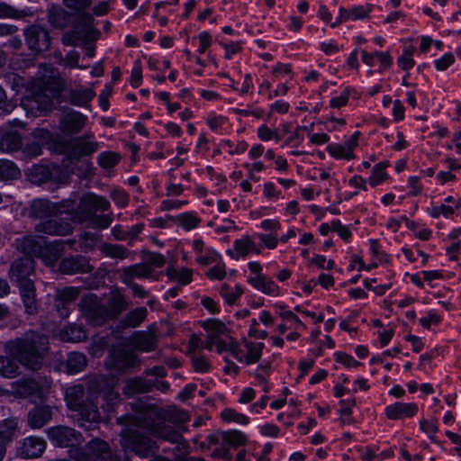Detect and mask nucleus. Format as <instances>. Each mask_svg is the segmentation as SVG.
Listing matches in <instances>:
<instances>
[{
  "label": "nucleus",
  "instance_id": "obj_1",
  "mask_svg": "<svg viewBox=\"0 0 461 461\" xmlns=\"http://www.w3.org/2000/svg\"><path fill=\"white\" fill-rule=\"evenodd\" d=\"M158 413L147 411L132 418V426L124 428L121 432V444L124 450L130 449L141 457H147L155 453L157 445L147 437L143 430L155 438L180 444L184 438L173 427L157 419Z\"/></svg>",
  "mask_w": 461,
  "mask_h": 461
},
{
  "label": "nucleus",
  "instance_id": "obj_2",
  "mask_svg": "<svg viewBox=\"0 0 461 461\" xmlns=\"http://www.w3.org/2000/svg\"><path fill=\"white\" fill-rule=\"evenodd\" d=\"M6 348L11 357H0V373L5 377L12 378L19 373L17 362L34 371L41 367L49 350V339L31 330L22 338L9 341Z\"/></svg>",
  "mask_w": 461,
  "mask_h": 461
},
{
  "label": "nucleus",
  "instance_id": "obj_3",
  "mask_svg": "<svg viewBox=\"0 0 461 461\" xmlns=\"http://www.w3.org/2000/svg\"><path fill=\"white\" fill-rule=\"evenodd\" d=\"M58 93V72L46 64L39 68L38 77L28 83L21 106L32 117L46 115L52 110V99Z\"/></svg>",
  "mask_w": 461,
  "mask_h": 461
},
{
  "label": "nucleus",
  "instance_id": "obj_4",
  "mask_svg": "<svg viewBox=\"0 0 461 461\" xmlns=\"http://www.w3.org/2000/svg\"><path fill=\"white\" fill-rule=\"evenodd\" d=\"M20 249L26 256L15 259L10 269L11 279L18 283L19 285L26 281H32L29 279V276L33 273L34 262L30 256H38L48 267H54L58 261V245L56 240L50 244L45 243L42 246L35 238L24 237L21 241Z\"/></svg>",
  "mask_w": 461,
  "mask_h": 461
},
{
  "label": "nucleus",
  "instance_id": "obj_5",
  "mask_svg": "<svg viewBox=\"0 0 461 461\" xmlns=\"http://www.w3.org/2000/svg\"><path fill=\"white\" fill-rule=\"evenodd\" d=\"M26 213L30 219L39 221L34 227L37 233L58 234V203L47 198H35L30 202Z\"/></svg>",
  "mask_w": 461,
  "mask_h": 461
},
{
  "label": "nucleus",
  "instance_id": "obj_6",
  "mask_svg": "<svg viewBox=\"0 0 461 461\" xmlns=\"http://www.w3.org/2000/svg\"><path fill=\"white\" fill-rule=\"evenodd\" d=\"M101 148V143L95 140V133L86 132L80 136L71 139L66 147L69 158L80 159L85 157H91Z\"/></svg>",
  "mask_w": 461,
  "mask_h": 461
},
{
  "label": "nucleus",
  "instance_id": "obj_7",
  "mask_svg": "<svg viewBox=\"0 0 461 461\" xmlns=\"http://www.w3.org/2000/svg\"><path fill=\"white\" fill-rule=\"evenodd\" d=\"M35 140L29 142L23 149V154L28 158H36L42 153V146L53 153L58 152V135L47 129L38 128L32 131Z\"/></svg>",
  "mask_w": 461,
  "mask_h": 461
},
{
  "label": "nucleus",
  "instance_id": "obj_8",
  "mask_svg": "<svg viewBox=\"0 0 461 461\" xmlns=\"http://www.w3.org/2000/svg\"><path fill=\"white\" fill-rule=\"evenodd\" d=\"M84 387L82 384H77L67 389L65 400L68 406L73 410L79 411L84 419L89 421H97L100 419L97 406L92 404L87 407L83 402Z\"/></svg>",
  "mask_w": 461,
  "mask_h": 461
},
{
  "label": "nucleus",
  "instance_id": "obj_9",
  "mask_svg": "<svg viewBox=\"0 0 461 461\" xmlns=\"http://www.w3.org/2000/svg\"><path fill=\"white\" fill-rule=\"evenodd\" d=\"M23 37L28 49L35 55L50 50L51 38L47 29L32 24L23 30Z\"/></svg>",
  "mask_w": 461,
  "mask_h": 461
},
{
  "label": "nucleus",
  "instance_id": "obj_10",
  "mask_svg": "<svg viewBox=\"0 0 461 461\" xmlns=\"http://www.w3.org/2000/svg\"><path fill=\"white\" fill-rule=\"evenodd\" d=\"M81 309L86 321L94 325H103L106 321L110 320L104 304L95 294H88L82 299Z\"/></svg>",
  "mask_w": 461,
  "mask_h": 461
},
{
  "label": "nucleus",
  "instance_id": "obj_11",
  "mask_svg": "<svg viewBox=\"0 0 461 461\" xmlns=\"http://www.w3.org/2000/svg\"><path fill=\"white\" fill-rule=\"evenodd\" d=\"M264 344L245 340L242 346L231 344L230 353L240 363L252 365L261 358Z\"/></svg>",
  "mask_w": 461,
  "mask_h": 461
},
{
  "label": "nucleus",
  "instance_id": "obj_12",
  "mask_svg": "<svg viewBox=\"0 0 461 461\" xmlns=\"http://www.w3.org/2000/svg\"><path fill=\"white\" fill-rule=\"evenodd\" d=\"M87 116L71 108L61 110L59 116V131L65 134L79 133L87 122Z\"/></svg>",
  "mask_w": 461,
  "mask_h": 461
},
{
  "label": "nucleus",
  "instance_id": "obj_13",
  "mask_svg": "<svg viewBox=\"0 0 461 461\" xmlns=\"http://www.w3.org/2000/svg\"><path fill=\"white\" fill-rule=\"evenodd\" d=\"M359 131H355L345 143H330L326 151L335 159L352 160L356 158L355 149L358 146Z\"/></svg>",
  "mask_w": 461,
  "mask_h": 461
},
{
  "label": "nucleus",
  "instance_id": "obj_14",
  "mask_svg": "<svg viewBox=\"0 0 461 461\" xmlns=\"http://www.w3.org/2000/svg\"><path fill=\"white\" fill-rule=\"evenodd\" d=\"M45 448L46 442L43 438L31 436L18 442L16 455L24 459L37 458L43 454Z\"/></svg>",
  "mask_w": 461,
  "mask_h": 461
},
{
  "label": "nucleus",
  "instance_id": "obj_15",
  "mask_svg": "<svg viewBox=\"0 0 461 461\" xmlns=\"http://www.w3.org/2000/svg\"><path fill=\"white\" fill-rule=\"evenodd\" d=\"M82 436L74 429L59 427V447H68V455L77 460L80 449L77 447L82 443Z\"/></svg>",
  "mask_w": 461,
  "mask_h": 461
},
{
  "label": "nucleus",
  "instance_id": "obj_16",
  "mask_svg": "<svg viewBox=\"0 0 461 461\" xmlns=\"http://www.w3.org/2000/svg\"><path fill=\"white\" fill-rule=\"evenodd\" d=\"M418 405L414 402H397L387 405L384 409V414L387 419L392 420L412 418L418 413Z\"/></svg>",
  "mask_w": 461,
  "mask_h": 461
},
{
  "label": "nucleus",
  "instance_id": "obj_17",
  "mask_svg": "<svg viewBox=\"0 0 461 461\" xmlns=\"http://www.w3.org/2000/svg\"><path fill=\"white\" fill-rule=\"evenodd\" d=\"M109 454V446L106 442L93 439L88 443L85 451H79L77 461H100Z\"/></svg>",
  "mask_w": 461,
  "mask_h": 461
},
{
  "label": "nucleus",
  "instance_id": "obj_18",
  "mask_svg": "<svg viewBox=\"0 0 461 461\" xmlns=\"http://www.w3.org/2000/svg\"><path fill=\"white\" fill-rule=\"evenodd\" d=\"M93 269L88 258L82 256L65 258L59 262V272L64 274L90 273Z\"/></svg>",
  "mask_w": 461,
  "mask_h": 461
},
{
  "label": "nucleus",
  "instance_id": "obj_19",
  "mask_svg": "<svg viewBox=\"0 0 461 461\" xmlns=\"http://www.w3.org/2000/svg\"><path fill=\"white\" fill-rule=\"evenodd\" d=\"M152 268L143 263L134 264L122 268L119 278L124 285L134 283V279L150 278Z\"/></svg>",
  "mask_w": 461,
  "mask_h": 461
},
{
  "label": "nucleus",
  "instance_id": "obj_20",
  "mask_svg": "<svg viewBox=\"0 0 461 461\" xmlns=\"http://www.w3.org/2000/svg\"><path fill=\"white\" fill-rule=\"evenodd\" d=\"M128 342L136 350L142 352L154 351L158 345L156 336L144 330L135 331L128 339Z\"/></svg>",
  "mask_w": 461,
  "mask_h": 461
},
{
  "label": "nucleus",
  "instance_id": "obj_21",
  "mask_svg": "<svg viewBox=\"0 0 461 461\" xmlns=\"http://www.w3.org/2000/svg\"><path fill=\"white\" fill-rule=\"evenodd\" d=\"M234 250H227V254L233 259L238 260L249 253L260 254L261 250L250 236L245 235L233 242Z\"/></svg>",
  "mask_w": 461,
  "mask_h": 461
},
{
  "label": "nucleus",
  "instance_id": "obj_22",
  "mask_svg": "<svg viewBox=\"0 0 461 461\" xmlns=\"http://www.w3.org/2000/svg\"><path fill=\"white\" fill-rule=\"evenodd\" d=\"M57 169L55 164H37L32 167L27 176L29 180L35 185H42L51 180L53 173Z\"/></svg>",
  "mask_w": 461,
  "mask_h": 461
},
{
  "label": "nucleus",
  "instance_id": "obj_23",
  "mask_svg": "<svg viewBox=\"0 0 461 461\" xmlns=\"http://www.w3.org/2000/svg\"><path fill=\"white\" fill-rule=\"evenodd\" d=\"M17 429L18 421L14 418L6 419L0 423V461H3L5 456L6 444L13 440Z\"/></svg>",
  "mask_w": 461,
  "mask_h": 461
},
{
  "label": "nucleus",
  "instance_id": "obj_24",
  "mask_svg": "<svg viewBox=\"0 0 461 461\" xmlns=\"http://www.w3.org/2000/svg\"><path fill=\"white\" fill-rule=\"evenodd\" d=\"M23 147L22 135L14 131H0V151L12 153L20 150Z\"/></svg>",
  "mask_w": 461,
  "mask_h": 461
},
{
  "label": "nucleus",
  "instance_id": "obj_25",
  "mask_svg": "<svg viewBox=\"0 0 461 461\" xmlns=\"http://www.w3.org/2000/svg\"><path fill=\"white\" fill-rule=\"evenodd\" d=\"M52 417V411L49 406H37L28 413V424L32 429L43 427Z\"/></svg>",
  "mask_w": 461,
  "mask_h": 461
},
{
  "label": "nucleus",
  "instance_id": "obj_26",
  "mask_svg": "<svg viewBox=\"0 0 461 461\" xmlns=\"http://www.w3.org/2000/svg\"><path fill=\"white\" fill-rule=\"evenodd\" d=\"M113 366L118 370H124L140 365L139 357L131 352L119 350L112 353Z\"/></svg>",
  "mask_w": 461,
  "mask_h": 461
},
{
  "label": "nucleus",
  "instance_id": "obj_27",
  "mask_svg": "<svg viewBox=\"0 0 461 461\" xmlns=\"http://www.w3.org/2000/svg\"><path fill=\"white\" fill-rule=\"evenodd\" d=\"M104 304L110 320L117 318L127 308L124 296L119 292H112L106 303Z\"/></svg>",
  "mask_w": 461,
  "mask_h": 461
},
{
  "label": "nucleus",
  "instance_id": "obj_28",
  "mask_svg": "<svg viewBox=\"0 0 461 461\" xmlns=\"http://www.w3.org/2000/svg\"><path fill=\"white\" fill-rule=\"evenodd\" d=\"M249 283L257 290L270 296H278L280 294L279 286L267 276H258L250 277Z\"/></svg>",
  "mask_w": 461,
  "mask_h": 461
},
{
  "label": "nucleus",
  "instance_id": "obj_29",
  "mask_svg": "<svg viewBox=\"0 0 461 461\" xmlns=\"http://www.w3.org/2000/svg\"><path fill=\"white\" fill-rule=\"evenodd\" d=\"M362 60L368 67H374L378 62L380 65V71L388 68L393 62L389 52L375 51L368 53L366 50H362Z\"/></svg>",
  "mask_w": 461,
  "mask_h": 461
},
{
  "label": "nucleus",
  "instance_id": "obj_30",
  "mask_svg": "<svg viewBox=\"0 0 461 461\" xmlns=\"http://www.w3.org/2000/svg\"><path fill=\"white\" fill-rule=\"evenodd\" d=\"M99 251L106 258L123 260L131 256V251L123 245L102 242L98 246Z\"/></svg>",
  "mask_w": 461,
  "mask_h": 461
},
{
  "label": "nucleus",
  "instance_id": "obj_31",
  "mask_svg": "<svg viewBox=\"0 0 461 461\" xmlns=\"http://www.w3.org/2000/svg\"><path fill=\"white\" fill-rule=\"evenodd\" d=\"M20 294L26 309V312L33 314L37 312V302L35 300V287L32 281H26L20 285Z\"/></svg>",
  "mask_w": 461,
  "mask_h": 461
},
{
  "label": "nucleus",
  "instance_id": "obj_32",
  "mask_svg": "<svg viewBox=\"0 0 461 461\" xmlns=\"http://www.w3.org/2000/svg\"><path fill=\"white\" fill-rule=\"evenodd\" d=\"M63 4L75 14H78L80 21L84 23L86 27L90 26L93 18L89 14L84 11L91 5L92 0H63Z\"/></svg>",
  "mask_w": 461,
  "mask_h": 461
},
{
  "label": "nucleus",
  "instance_id": "obj_33",
  "mask_svg": "<svg viewBox=\"0 0 461 461\" xmlns=\"http://www.w3.org/2000/svg\"><path fill=\"white\" fill-rule=\"evenodd\" d=\"M152 388V381H149L138 376L126 381L123 392L125 394L131 396L137 393H145L151 392Z\"/></svg>",
  "mask_w": 461,
  "mask_h": 461
},
{
  "label": "nucleus",
  "instance_id": "obj_34",
  "mask_svg": "<svg viewBox=\"0 0 461 461\" xmlns=\"http://www.w3.org/2000/svg\"><path fill=\"white\" fill-rule=\"evenodd\" d=\"M147 315L148 310L145 307H137L124 316L121 321V325L123 328H137L144 321Z\"/></svg>",
  "mask_w": 461,
  "mask_h": 461
},
{
  "label": "nucleus",
  "instance_id": "obj_35",
  "mask_svg": "<svg viewBox=\"0 0 461 461\" xmlns=\"http://www.w3.org/2000/svg\"><path fill=\"white\" fill-rule=\"evenodd\" d=\"M95 95V92L91 88L71 90L67 100L73 105L86 107Z\"/></svg>",
  "mask_w": 461,
  "mask_h": 461
},
{
  "label": "nucleus",
  "instance_id": "obj_36",
  "mask_svg": "<svg viewBox=\"0 0 461 461\" xmlns=\"http://www.w3.org/2000/svg\"><path fill=\"white\" fill-rule=\"evenodd\" d=\"M41 386L34 379H23L16 383L15 393L23 398L38 394Z\"/></svg>",
  "mask_w": 461,
  "mask_h": 461
},
{
  "label": "nucleus",
  "instance_id": "obj_37",
  "mask_svg": "<svg viewBox=\"0 0 461 461\" xmlns=\"http://www.w3.org/2000/svg\"><path fill=\"white\" fill-rule=\"evenodd\" d=\"M31 14L29 8L19 10L6 2L0 1V19H22Z\"/></svg>",
  "mask_w": 461,
  "mask_h": 461
},
{
  "label": "nucleus",
  "instance_id": "obj_38",
  "mask_svg": "<svg viewBox=\"0 0 461 461\" xmlns=\"http://www.w3.org/2000/svg\"><path fill=\"white\" fill-rule=\"evenodd\" d=\"M86 338L84 330L76 325H69L59 331V340L67 342H77Z\"/></svg>",
  "mask_w": 461,
  "mask_h": 461
},
{
  "label": "nucleus",
  "instance_id": "obj_39",
  "mask_svg": "<svg viewBox=\"0 0 461 461\" xmlns=\"http://www.w3.org/2000/svg\"><path fill=\"white\" fill-rule=\"evenodd\" d=\"M21 176V171L14 162L8 159H0V179L12 180Z\"/></svg>",
  "mask_w": 461,
  "mask_h": 461
},
{
  "label": "nucleus",
  "instance_id": "obj_40",
  "mask_svg": "<svg viewBox=\"0 0 461 461\" xmlns=\"http://www.w3.org/2000/svg\"><path fill=\"white\" fill-rule=\"evenodd\" d=\"M86 366V358L84 354L72 352L67 359L68 373L77 374L82 371Z\"/></svg>",
  "mask_w": 461,
  "mask_h": 461
},
{
  "label": "nucleus",
  "instance_id": "obj_41",
  "mask_svg": "<svg viewBox=\"0 0 461 461\" xmlns=\"http://www.w3.org/2000/svg\"><path fill=\"white\" fill-rule=\"evenodd\" d=\"M86 206L95 211L105 212L110 209V202L104 196L89 194L84 197Z\"/></svg>",
  "mask_w": 461,
  "mask_h": 461
},
{
  "label": "nucleus",
  "instance_id": "obj_42",
  "mask_svg": "<svg viewBox=\"0 0 461 461\" xmlns=\"http://www.w3.org/2000/svg\"><path fill=\"white\" fill-rule=\"evenodd\" d=\"M96 159L102 168L112 169L120 162L121 156L114 151H104L97 156Z\"/></svg>",
  "mask_w": 461,
  "mask_h": 461
},
{
  "label": "nucleus",
  "instance_id": "obj_43",
  "mask_svg": "<svg viewBox=\"0 0 461 461\" xmlns=\"http://www.w3.org/2000/svg\"><path fill=\"white\" fill-rule=\"evenodd\" d=\"M389 166L387 161H383L376 164L373 170L372 174L368 179L369 185L373 187L382 184L385 179H387L388 175L385 171L386 167Z\"/></svg>",
  "mask_w": 461,
  "mask_h": 461
},
{
  "label": "nucleus",
  "instance_id": "obj_44",
  "mask_svg": "<svg viewBox=\"0 0 461 461\" xmlns=\"http://www.w3.org/2000/svg\"><path fill=\"white\" fill-rule=\"evenodd\" d=\"M167 275L169 279L176 280L182 285H186L191 282L193 273L188 268L177 270L173 267H169L167 268Z\"/></svg>",
  "mask_w": 461,
  "mask_h": 461
},
{
  "label": "nucleus",
  "instance_id": "obj_45",
  "mask_svg": "<svg viewBox=\"0 0 461 461\" xmlns=\"http://www.w3.org/2000/svg\"><path fill=\"white\" fill-rule=\"evenodd\" d=\"M101 236L97 233H93L90 231H84L79 236V242L82 249L85 252L92 251L96 247H98V242L100 240Z\"/></svg>",
  "mask_w": 461,
  "mask_h": 461
},
{
  "label": "nucleus",
  "instance_id": "obj_46",
  "mask_svg": "<svg viewBox=\"0 0 461 461\" xmlns=\"http://www.w3.org/2000/svg\"><path fill=\"white\" fill-rule=\"evenodd\" d=\"M176 221L178 225L184 228L185 230H190L196 228L201 220L194 213L185 212L177 215Z\"/></svg>",
  "mask_w": 461,
  "mask_h": 461
},
{
  "label": "nucleus",
  "instance_id": "obj_47",
  "mask_svg": "<svg viewBox=\"0 0 461 461\" xmlns=\"http://www.w3.org/2000/svg\"><path fill=\"white\" fill-rule=\"evenodd\" d=\"M112 213L102 215L94 213L89 217V226L95 229H107L112 224Z\"/></svg>",
  "mask_w": 461,
  "mask_h": 461
},
{
  "label": "nucleus",
  "instance_id": "obj_48",
  "mask_svg": "<svg viewBox=\"0 0 461 461\" xmlns=\"http://www.w3.org/2000/svg\"><path fill=\"white\" fill-rule=\"evenodd\" d=\"M221 417L227 422L233 421L241 425L249 423V418L246 415L237 412L235 410L230 408L224 409L221 413Z\"/></svg>",
  "mask_w": 461,
  "mask_h": 461
},
{
  "label": "nucleus",
  "instance_id": "obj_49",
  "mask_svg": "<svg viewBox=\"0 0 461 461\" xmlns=\"http://www.w3.org/2000/svg\"><path fill=\"white\" fill-rule=\"evenodd\" d=\"M420 429L424 432L432 442H437L436 434L438 431L437 420H426L422 419L420 420Z\"/></svg>",
  "mask_w": 461,
  "mask_h": 461
},
{
  "label": "nucleus",
  "instance_id": "obj_50",
  "mask_svg": "<svg viewBox=\"0 0 461 461\" xmlns=\"http://www.w3.org/2000/svg\"><path fill=\"white\" fill-rule=\"evenodd\" d=\"M242 292L240 286L231 288L228 285H222L220 294L227 303L232 304L242 294Z\"/></svg>",
  "mask_w": 461,
  "mask_h": 461
},
{
  "label": "nucleus",
  "instance_id": "obj_51",
  "mask_svg": "<svg viewBox=\"0 0 461 461\" xmlns=\"http://www.w3.org/2000/svg\"><path fill=\"white\" fill-rule=\"evenodd\" d=\"M276 308H278L280 310V312H278L279 316L285 321L290 322L294 329L304 327L303 323L301 321L298 316L295 315L293 312L289 310H285V307L280 304H276Z\"/></svg>",
  "mask_w": 461,
  "mask_h": 461
},
{
  "label": "nucleus",
  "instance_id": "obj_52",
  "mask_svg": "<svg viewBox=\"0 0 461 461\" xmlns=\"http://www.w3.org/2000/svg\"><path fill=\"white\" fill-rule=\"evenodd\" d=\"M258 137L262 141H269L275 140L276 141H278L281 140V136L278 133V131L276 129H270L266 124L261 125L258 129Z\"/></svg>",
  "mask_w": 461,
  "mask_h": 461
},
{
  "label": "nucleus",
  "instance_id": "obj_53",
  "mask_svg": "<svg viewBox=\"0 0 461 461\" xmlns=\"http://www.w3.org/2000/svg\"><path fill=\"white\" fill-rule=\"evenodd\" d=\"M397 63L403 70L411 68L415 64L413 59V49L405 48L402 54L398 58Z\"/></svg>",
  "mask_w": 461,
  "mask_h": 461
},
{
  "label": "nucleus",
  "instance_id": "obj_54",
  "mask_svg": "<svg viewBox=\"0 0 461 461\" xmlns=\"http://www.w3.org/2000/svg\"><path fill=\"white\" fill-rule=\"evenodd\" d=\"M352 91L353 89L350 87L344 88L339 95L330 99V105L333 108H341L345 106L348 102V98Z\"/></svg>",
  "mask_w": 461,
  "mask_h": 461
},
{
  "label": "nucleus",
  "instance_id": "obj_55",
  "mask_svg": "<svg viewBox=\"0 0 461 461\" xmlns=\"http://www.w3.org/2000/svg\"><path fill=\"white\" fill-rule=\"evenodd\" d=\"M110 196L113 203L121 208L126 207L130 201L129 194L122 189L113 190Z\"/></svg>",
  "mask_w": 461,
  "mask_h": 461
},
{
  "label": "nucleus",
  "instance_id": "obj_56",
  "mask_svg": "<svg viewBox=\"0 0 461 461\" xmlns=\"http://www.w3.org/2000/svg\"><path fill=\"white\" fill-rule=\"evenodd\" d=\"M85 38L86 37L76 28L62 36V42L67 46H77L79 41L85 40Z\"/></svg>",
  "mask_w": 461,
  "mask_h": 461
},
{
  "label": "nucleus",
  "instance_id": "obj_57",
  "mask_svg": "<svg viewBox=\"0 0 461 461\" xmlns=\"http://www.w3.org/2000/svg\"><path fill=\"white\" fill-rule=\"evenodd\" d=\"M80 54L77 50H70L63 59V63L65 66L74 68L86 69V66L79 65Z\"/></svg>",
  "mask_w": 461,
  "mask_h": 461
},
{
  "label": "nucleus",
  "instance_id": "obj_58",
  "mask_svg": "<svg viewBox=\"0 0 461 461\" xmlns=\"http://www.w3.org/2000/svg\"><path fill=\"white\" fill-rule=\"evenodd\" d=\"M428 212L433 218H438L440 215L447 218L454 213V208L450 205L441 204L429 208Z\"/></svg>",
  "mask_w": 461,
  "mask_h": 461
},
{
  "label": "nucleus",
  "instance_id": "obj_59",
  "mask_svg": "<svg viewBox=\"0 0 461 461\" xmlns=\"http://www.w3.org/2000/svg\"><path fill=\"white\" fill-rule=\"evenodd\" d=\"M203 328L212 332V335L223 334L227 330L225 324L218 320H209L205 321Z\"/></svg>",
  "mask_w": 461,
  "mask_h": 461
},
{
  "label": "nucleus",
  "instance_id": "obj_60",
  "mask_svg": "<svg viewBox=\"0 0 461 461\" xmlns=\"http://www.w3.org/2000/svg\"><path fill=\"white\" fill-rule=\"evenodd\" d=\"M142 81V68L141 63L139 60L134 62L133 68L131 73V85L132 87L137 88L140 86Z\"/></svg>",
  "mask_w": 461,
  "mask_h": 461
},
{
  "label": "nucleus",
  "instance_id": "obj_61",
  "mask_svg": "<svg viewBox=\"0 0 461 461\" xmlns=\"http://www.w3.org/2000/svg\"><path fill=\"white\" fill-rule=\"evenodd\" d=\"M193 367L196 372L206 373L211 369V364L203 356H194L192 357Z\"/></svg>",
  "mask_w": 461,
  "mask_h": 461
},
{
  "label": "nucleus",
  "instance_id": "obj_62",
  "mask_svg": "<svg viewBox=\"0 0 461 461\" xmlns=\"http://www.w3.org/2000/svg\"><path fill=\"white\" fill-rule=\"evenodd\" d=\"M220 256L213 250H207L205 254H200L196 257V261L202 266H208L218 262Z\"/></svg>",
  "mask_w": 461,
  "mask_h": 461
},
{
  "label": "nucleus",
  "instance_id": "obj_63",
  "mask_svg": "<svg viewBox=\"0 0 461 461\" xmlns=\"http://www.w3.org/2000/svg\"><path fill=\"white\" fill-rule=\"evenodd\" d=\"M206 276L210 279L222 280L226 276V268L223 263H217L214 267L208 269Z\"/></svg>",
  "mask_w": 461,
  "mask_h": 461
},
{
  "label": "nucleus",
  "instance_id": "obj_64",
  "mask_svg": "<svg viewBox=\"0 0 461 461\" xmlns=\"http://www.w3.org/2000/svg\"><path fill=\"white\" fill-rule=\"evenodd\" d=\"M264 246L269 249H274L278 244V239L276 233L263 234L258 233L256 235Z\"/></svg>",
  "mask_w": 461,
  "mask_h": 461
}]
</instances>
